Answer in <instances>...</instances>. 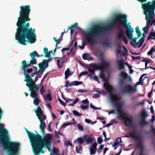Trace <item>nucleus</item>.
I'll return each mask as SVG.
<instances>
[{"label": "nucleus", "mask_w": 155, "mask_h": 155, "mask_svg": "<svg viewBox=\"0 0 155 155\" xmlns=\"http://www.w3.org/2000/svg\"><path fill=\"white\" fill-rule=\"evenodd\" d=\"M19 16L16 25L18 28L15 34V38L20 44L26 45V42L34 43L36 40L35 29L29 28V23L26 22L30 20L29 15L30 12L29 5L21 6L20 7Z\"/></svg>", "instance_id": "1"}, {"label": "nucleus", "mask_w": 155, "mask_h": 155, "mask_svg": "<svg viewBox=\"0 0 155 155\" xmlns=\"http://www.w3.org/2000/svg\"><path fill=\"white\" fill-rule=\"evenodd\" d=\"M146 74H142L140 77L139 81L135 84V88H133L132 86L129 84H126L125 81L128 78L129 81L132 82L133 80L130 76H129L127 73L125 71H122L119 74V84L121 90V92L123 94L129 93L133 92H136L137 91L136 86L139 84H142L144 80L146 77L143 79V77Z\"/></svg>", "instance_id": "2"}, {"label": "nucleus", "mask_w": 155, "mask_h": 155, "mask_svg": "<svg viewBox=\"0 0 155 155\" xmlns=\"http://www.w3.org/2000/svg\"><path fill=\"white\" fill-rule=\"evenodd\" d=\"M106 90L109 93V98L111 102L114 105L118 115L117 118L119 119L124 120L125 117L121 114L122 107L121 104L118 102L119 98L117 96H114L112 92L113 90V87L108 83L105 82L103 85Z\"/></svg>", "instance_id": "3"}, {"label": "nucleus", "mask_w": 155, "mask_h": 155, "mask_svg": "<svg viewBox=\"0 0 155 155\" xmlns=\"http://www.w3.org/2000/svg\"><path fill=\"white\" fill-rule=\"evenodd\" d=\"M41 139L42 140L41 142V147H39L38 145L39 143H38L39 142V140H38V142L35 144V145L34 146L31 145L35 155H40V153H44L45 151L42 150L44 147H46L48 149H50L51 147L52 137L50 134H46L43 136V139L41 136Z\"/></svg>", "instance_id": "4"}, {"label": "nucleus", "mask_w": 155, "mask_h": 155, "mask_svg": "<svg viewBox=\"0 0 155 155\" xmlns=\"http://www.w3.org/2000/svg\"><path fill=\"white\" fill-rule=\"evenodd\" d=\"M144 13L146 15L145 19L147 20V25L151 26L153 23L151 20L154 16V10H155V0L153 4L151 2H148L147 4L144 5Z\"/></svg>", "instance_id": "5"}, {"label": "nucleus", "mask_w": 155, "mask_h": 155, "mask_svg": "<svg viewBox=\"0 0 155 155\" xmlns=\"http://www.w3.org/2000/svg\"><path fill=\"white\" fill-rule=\"evenodd\" d=\"M116 21L120 23V25H122L124 27L126 30V33L128 38L129 39H132L134 32V29L131 27L130 22L127 24V20L126 16L124 15H120V16L117 18Z\"/></svg>", "instance_id": "6"}, {"label": "nucleus", "mask_w": 155, "mask_h": 155, "mask_svg": "<svg viewBox=\"0 0 155 155\" xmlns=\"http://www.w3.org/2000/svg\"><path fill=\"white\" fill-rule=\"evenodd\" d=\"M95 27L94 31H92L89 32L92 36V37L91 38V40L93 39V37H95V40L96 39L103 35L106 31L112 29L111 26L109 25L97 27Z\"/></svg>", "instance_id": "7"}, {"label": "nucleus", "mask_w": 155, "mask_h": 155, "mask_svg": "<svg viewBox=\"0 0 155 155\" xmlns=\"http://www.w3.org/2000/svg\"><path fill=\"white\" fill-rule=\"evenodd\" d=\"M35 112L41 123L39 126L40 129L43 132V134H45L44 130L46 126L45 122V120L46 118V116L43 114V112L40 106H38L37 107V110H35Z\"/></svg>", "instance_id": "8"}, {"label": "nucleus", "mask_w": 155, "mask_h": 155, "mask_svg": "<svg viewBox=\"0 0 155 155\" xmlns=\"http://www.w3.org/2000/svg\"><path fill=\"white\" fill-rule=\"evenodd\" d=\"M25 130L30 139L31 145L33 146L35 145V144L38 142V140H39V142L38 143H39L38 145L39 147H41V142L42 140L41 136L39 134H36L33 132L29 131L26 128Z\"/></svg>", "instance_id": "9"}, {"label": "nucleus", "mask_w": 155, "mask_h": 155, "mask_svg": "<svg viewBox=\"0 0 155 155\" xmlns=\"http://www.w3.org/2000/svg\"><path fill=\"white\" fill-rule=\"evenodd\" d=\"M25 77V79L24 81L27 83L26 85L28 87L29 90L38 91L39 87L37 86L36 84L35 83L38 80V76L36 75L35 77V80L32 79L31 76L27 77V76H26Z\"/></svg>", "instance_id": "10"}, {"label": "nucleus", "mask_w": 155, "mask_h": 155, "mask_svg": "<svg viewBox=\"0 0 155 155\" xmlns=\"http://www.w3.org/2000/svg\"><path fill=\"white\" fill-rule=\"evenodd\" d=\"M95 26H93L91 28V29L88 31H84L79 27L77 28V29L80 31H81L84 35V36L87 40V41L91 44H93V42L95 41V37H93L92 40H91L92 37V35L89 33L90 32L92 31H94Z\"/></svg>", "instance_id": "11"}, {"label": "nucleus", "mask_w": 155, "mask_h": 155, "mask_svg": "<svg viewBox=\"0 0 155 155\" xmlns=\"http://www.w3.org/2000/svg\"><path fill=\"white\" fill-rule=\"evenodd\" d=\"M89 67L93 68H90L88 67H87L86 68L88 69V71L89 73H91L92 74H95V71L96 70H100L102 71L103 69L102 68L99 67L97 64L95 63H91L89 65Z\"/></svg>", "instance_id": "12"}, {"label": "nucleus", "mask_w": 155, "mask_h": 155, "mask_svg": "<svg viewBox=\"0 0 155 155\" xmlns=\"http://www.w3.org/2000/svg\"><path fill=\"white\" fill-rule=\"evenodd\" d=\"M117 38L118 40L122 39L126 44L128 43L127 38L124 36V31L121 28H118L117 29Z\"/></svg>", "instance_id": "13"}, {"label": "nucleus", "mask_w": 155, "mask_h": 155, "mask_svg": "<svg viewBox=\"0 0 155 155\" xmlns=\"http://www.w3.org/2000/svg\"><path fill=\"white\" fill-rule=\"evenodd\" d=\"M31 91L30 95L31 97L33 98H35L33 101L34 104L36 105H38L39 103V99L37 98L38 94L37 92V91L36 90H29Z\"/></svg>", "instance_id": "14"}, {"label": "nucleus", "mask_w": 155, "mask_h": 155, "mask_svg": "<svg viewBox=\"0 0 155 155\" xmlns=\"http://www.w3.org/2000/svg\"><path fill=\"white\" fill-rule=\"evenodd\" d=\"M30 66L29 63H28V64L26 63V61L24 60L22 62V67L21 68L22 70H23V74L25 76H26L28 75V74L27 73L26 71V68Z\"/></svg>", "instance_id": "15"}, {"label": "nucleus", "mask_w": 155, "mask_h": 155, "mask_svg": "<svg viewBox=\"0 0 155 155\" xmlns=\"http://www.w3.org/2000/svg\"><path fill=\"white\" fill-rule=\"evenodd\" d=\"M30 66L29 63H28V64L26 63V61L24 60L22 62V67L21 68L22 70H23V74L25 76H26L28 75V74L27 73L26 71V68Z\"/></svg>", "instance_id": "16"}, {"label": "nucleus", "mask_w": 155, "mask_h": 155, "mask_svg": "<svg viewBox=\"0 0 155 155\" xmlns=\"http://www.w3.org/2000/svg\"><path fill=\"white\" fill-rule=\"evenodd\" d=\"M124 124L127 126H130L133 122V120L131 117L126 118L124 120Z\"/></svg>", "instance_id": "17"}, {"label": "nucleus", "mask_w": 155, "mask_h": 155, "mask_svg": "<svg viewBox=\"0 0 155 155\" xmlns=\"http://www.w3.org/2000/svg\"><path fill=\"white\" fill-rule=\"evenodd\" d=\"M39 68H40L38 71H37L36 73L37 74H42L43 73L44 71L46 68H45V66L42 63H40L39 64Z\"/></svg>", "instance_id": "18"}, {"label": "nucleus", "mask_w": 155, "mask_h": 155, "mask_svg": "<svg viewBox=\"0 0 155 155\" xmlns=\"http://www.w3.org/2000/svg\"><path fill=\"white\" fill-rule=\"evenodd\" d=\"M116 62L119 70H120L125 69L124 64L123 61L118 60Z\"/></svg>", "instance_id": "19"}, {"label": "nucleus", "mask_w": 155, "mask_h": 155, "mask_svg": "<svg viewBox=\"0 0 155 155\" xmlns=\"http://www.w3.org/2000/svg\"><path fill=\"white\" fill-rule=\"evenodd\" d=\"M135 132L134 131L132 134H129V135H125L124 137L131 138L137 140H139L140 139L138 135L136 136L135 135Z\"/></svg>", "instance_id": "20"}, {"label": "nucleus", "mask_w": 155, "mask_h": 155, "mask_svg": "<svg viewBox=\"0 0 155 155\" xmlns=\"http://www.w3.org/2000/svg\"><path fill=\"white\" fill-rule=\"evenodd\" d=\"M144 41V39L143 38H141L139 41L135 44H134L132 42H130V45L134 47L138 45V48H140L142 45Z\"/></svg>", "instance_id": "21"}, {"label": "nucleus", "mask_w": 155, "mask_h": 155, "mask_svg": "<svg viewBox=\"0 0 155 155\" xmlns=\"http://www.w3.org/2000/svg\"><path fill=\"white\" fill-rule=\"evenodd\" d=\"M84 141V138L83 135L82 137H78L76 140H74V142L75 143H77L80 145H81L83 143Z\"/></svg>", "instance_id": "22"}, {"label": "nucleus", "mask_w": 155, "mask_h": 155, "mask_svg": "<svg viewBox=\"0 0 155 155\" xmlns=\"http://www.w3.org/2000/svg\"><path fill=\"white\" fill-rule=\"evenodd\" d=\"M84 141H86L87 143H89L92 141V138L89 135L87 134L84 135Z\"/></svg>", "instance_id": "23"}, {"label": "nucleus", "mask_w": 155, "mask_h": 155, "mask_svg": "<svg viewBox=\"0 0 155 155\" xmlns=\"http://www.w3.org/2000/svg\"><path fill=\"white\" fill-rule=\"evenodd\" d=\"M101 65L102 67L103 68H108L110 65V63L109 62L105 61L103 59H101L100 60Z\"/></svg>", "instance_id": "24"}, {"label": "nucleus", "mask_w": 155, "mask_h": 155, "mask_svg": "<svg viewBox=\"0 0 155 155\" xmlns=\"http://www.w3.org/2000/svg\"><path fill=\"white\" fill-rule=\"evenodd\" d=\"M48 58V59H44L43 62H42L45 66V68H47L48 67V62L51 61L53 59L51 57H49Z\"/></svg>", "instance_id": "25"}, {"label": "nucleus", "mask_w": 155, "mask_h": 155, "mask_svg": "<svg viewBox=\"0 0 155 155\" xmlns=\"http://www.w3.org/2000/svg\"><path fill=\"white\" fill-rule=\"evenodd\" d=\"M120 16V15H117L114 20L111 22V23L109 25L110 26H111V28L113 29L115 25L116 24L120 25V23L117 21L116 19L117 18Z\"/></svg>", "instance_id": "26"}, {"label": "nucleus", "mask_w": 155, "mask_h": 155, "mask_svg": "<svg viewBox=\"0 0 155 155\" xmlns=\"http://www.w3.org/2000/svg\"><path fill=\"white\" fill-rule=\"evenodd\" d=\"M72 74L73 73H72L70 71L69 68H68L64 73L65 79H67L69 77L72 75Z\"/></svg>", "instance_id": "27"}, {"label": "nucleus", "mask_w": 155, "mask_h": 155, "mask_svg": "<svg viewBox=\"0 0 155 155\" xmlns=\"http://www.w3.org/2000/svg\"><path fill=\"white\" fill-rule=\"evenodd\" d=\"M54 59H57L56 60V61L57 62V64L58 68L59 69H60L62 67L60 63L61 60V58L59 57H54Z\"/></svg>", "instance_id": "28"}, {"label": "nucleus", "mask_w": 155, "mask_h": 155, "mask_svg": "<svg viewBox=\"0 0 155 155\" xmlns=\"http://www.w3.org/2000/svg\"><path fill=\"white\" fill-rule=\"evenodd\" d=\"M140 116L141 118H146L148 116V113L146 109H144L140 114Z\"/></svg>", "instance_id": "29"}, {"label": "nucleus", "mask_w": 155, "mask_h": 155, "mask_svg": "<svg viewBox=\"0 0 155 155\" xmlns=\"http://www.w3.org/2000/svg\"><path fill=\"white\" fill-rule=\"evenodd\" d=\"M150 39L155 40V32H151L149 34L147 40Z\"/></svg>", "instance_id": "30"}, {"label": "nucleus", "mask_w": 155, "mask_h": 155, "mask_svg": "<svg viewBox=\"0 0 155 155\" xmlns=\"http://www.w3.org/2000/svg\"><path fill=\"white\" fill-rule=\"evenodd\" d=\"M122 142V141L120 138H118L115 141L114 144H113L112 147H115L117 146L120 144V143H121Z\"/></svg>", "instance_id": "31"}, {"label": "nucleus", "mask_w": 155, "mask_h": 155, "mask_svg": "<svg viewBox=\"0 0 155 155\" xmlns=\"http://www.w3.org/2000/svg\"><path fill=\"white\" fill-rule=\"evenodd\" d=\"M30 55L31 58H35V56L38 57H40V55L38 54L37 52L36 51H34L32 52L30 54Z\"/></svg>", "instance_id": "32"}, {"label": "nucleus", "mask_w": 155, "mask_h": 155, "mask_svg": "<svg viewBox=\"0 0 155 155\" xmlns=\"http://www.w3.org/2000/svg\"><path fill=\"white\" fill-rule=\"evenodd\" d=\"M135 30L137 35V36L138 37V38L140 37L141 36L142 34L138 26H137V27L136 28Z\"/></svg>", "instance_id": "33"}, {"label": "nucleus", "mask_w": 155, "mask_h": 155, "mask_svg": "<svg viewBox=\"0 0 155 155\" xmlns=\"http://www.w3.org/2000/svg\"><path fill=\"white\" fill-rule=\"evenodd\" d=\"M74 86V81L71 82V83H69L68 81H66L64 87H71V86Z\"/></svg>", "instance_id": "34"}, {"label": "nucleus", "mask_w": 155, "mask_h": 155, "mask_svg": "<svg viewBox=\"0 0 155 155\" xmlns=\"http://www.w3.org/2000/svg\"><path fill=\"white\" fill-rule=\"evenodd\" d=\"M31 60L29 62H28V63H29L30 66L33 64H35L37 63V60L35 58H31Z\"/></svg>", "instance_id": "35"}, {"label": "nucleus", "mask_w": 155, "mask_h": 155, "mask_svg": "<svg viewBox=\"0 0 155 155\" xmlns=\"http://www.w3.org/2000/svg\"><path fill=\"white\" fill-rule=\"evenodd\" d=\"M76 152L78 153H81L82 151V147L80 145L78 147H78L76 146Z\"/></svg>", "instance_id": "36"}, {"label": "nucleus", "mask_w": 155, "mask_h": 155, "mask_svg": "<svg viewBox=\"0 0 155 155\" xmlns=\"http://www.w3.org/2000/svg\"><path fill=\"white\" fill-rule=\"evenodd\" d=\"M97 93L94 94H93V98H99L100 96V94L101 92L99 91H97Z\"/></svg>", "instance_id": "37"}, {"label": "nucleus", "mask_w": 155, "mask_h": 155, "mask_svg": "<svg viewBox=\"0 0 155 155\" xmlns=\"http://www.w3.org/2000/svg\"><path fill=\"white\" fill-rule=\"evenodd\" d=\"M80 107L83 110H86L89 108V105L87 104L84 105L83 104H81L80 106Z\"/></svg>", "instance_id": "38"}, {"label": "nucleus", "mask_w": 155, "mask_h": 155, "mask_svg": "<svg viewBox=\"0 0 155 155\" xmlns=\"http://www.w3.org/2000/svg\"><path fill=\"white\" fill-rule=\"evenodd\" d=\"M75 52V51L71 48L70 51L69 52L67 53L66 55L67 56H69L70 55L72 56L74 55Z\"/></svg>", "instance_id": "39"}, {"label": "nucleus", "mask_w": 155, "mask_h": 155, "mask_svg": "<svg viewBox=\"0 0 155 155\" xmlns=\"http://www.w3.org/2000/svg\"><path fill=\"white\" fill-rule=\"evenodd\" d=\"M71 124H74V122H71V123H64L61 127V128H64L67 126Z\"/></svg>", "instance_id": "40"}, {"label": "nucleus", "mask_w": 155, "mask_h": 155, "mask_svg": "<svg viewBox=\"0 0 155 155\" xmlns=\"http://www.w3.org/2000/svg\"><path fill=\"white\" fill-rule=\"evenodd\" d=\"M74 115L77 117L81 116V114H80L76 110H73L72 111Z\"/></svg>", "instance_id": "41"}, {"label": "nucleus", "mask_w": 155, "mask_h": 155, "mask_svg": "<svg viewBox=\"0 0 155 155\" xmlns=\"http://www.w3.org/2000/svg\"><path fill=\"white\" fill-rule=\"evenodd\" d=\"M41 86V88L40 90V92L41 95L43 94L45 91L44 89V86L42 84V85H40Z\"/></svg>", "instance_id": "42"}, {"label": "nucleus", "mask_w": 155, "mask_h": 155, "mask_svg": "<svg viewBox=\"0 0 155 155\" xmlns=\"http://www.w3.org/2000/svg\"><path fill=\"white\" fill-rule=\"evenodd\" d=\"M102 44L104 46H108L110 45L109 42L107 41H104L102 42Z\"/></svg>", "instance_id": "43"}, {"label": "nucleus", "mask_w": 155, "mask_h": 155, "mask_svg": "<svg viewBox=\"0 0 155 155\" xmlns=\"http://www.w3.org/2000/svg\"><path fill=\"white\" fill-rule=\"evenodd\" d=\"M90 154L93 155L97 151V150L94 149L92 148H91L90 150Z\"/></svg>", "instance_id": "44"}, {"label": "nucleus", "mask_w": 155, "mask_h": 155, "mask_svg": "<svg viewBox=\"0 0 155 155\" xmlns=\"http://www.w3.org/2000/svg\"><path fill=\"white\" fill-rule=\"evenodd\" d=\"M149 27V26L146 25V26L144 28V32L145 34H147L148 33Z\"/></svg>", "instance_id": "45"}, {"label": "nucleus", "mask_w": 155, "mask_h": 155, "mask_svg": "<svg viewBox=\"0 0 155 155\" xmlns=\"http://www.w3.org/2000/svg\"><path fill=\"white\" fill-rule=\"evenodd\" d=\"M77 127L78 130L81 131H83L84 130V129L83 126L80 124H78L77 125Z\"/></svg>", "instance_id": "46"}, {"label": "nucleus", "mask_w": 155, "mask_h": 155, "mask_svg": "<svg viewBox=\"0 0 155 155\" xmlns=\"http://www.w3.org/2000/svg\"><path fill=\"white\" fill-rule=\"evenodd\" d=\"M82 83V82L81 81H74V85L75 86H78L79 85L81 84Z\"/></svg>", "instance_id": "47"}, {"label": "nucleus", "mask_w": 155, "mask_h": 155, "mask_svg": "<svg viewBox=\"0 0 155 155\" xmlns=\"http://www.w3.org/2000/svg\"><path fill=\"white\" fill-rule=\"evenodd\" d=\"M132 59L133 61H137L140 60L141 59L140 56H137L136 57H135L134 56L132 57Z\"/></svg>", "instance_id": "48"}, {"label": "nucleus", "mask_w": 155, "mask_h": 155, "mask_svg": "<svg viewBox=\"0 0 155 155\" xmlns=\"http://www.w3.org/2000/svg\"><path fill=\"white\" fill-rule=\"evenodd\" d=\"M77 43L76 41H75L74 44L73 45L72 47L71 48V49L74 50L75 51H76V48L77 47Z\"/></svg>", "instance_id": "49"}, {"label": "nucleus", "mask_w": 155, "mask_h": 155, "mask_svg": "<svg viewBox=\"0 0 155 155\" xmlns=\"http://www.w3.org/2000/svg\"><path fill=\"white\" fill-rule=\"evenodd\" d=\"M87 91V90L86 89H79L78 90V92L80 93H85Z\"/></svg>", "instance_id": "50"}, {"label": "nucleus", "mask_w": 155, "mask_h": 155, "mask_svg": "<svg viewBox=\"0 0 155 155\" xmlns=\"http://www.w3.org/2000/svg\"><path fill=\"white\" fill-rule=\"evenodd\" d=\"M97 144L96 142H95L93 143L92 145L91 146V148H93L94 149H95L97 150Z\"/></svg>", "instance_id": "51"}, {"label": "nucleus", "mask_w": 155, "mask_h": 155, "mask_svg": "<svg viewBox=\"0 0 155 155\" xmlns=\"http://www.w3.org/2000/svg\"><path fill=\"white\" fill-rule=\"evenodd\" d=\"M58 101L60 102V103L64 107H65L66 106V104H65L64 102L62 101L60 98L59 97L58 98Z\"/></svg>", "instance_id": "52"}, {"label": "nucleus", "mask_w": 155, "mask_h": 155, "mask_svg": "<svg viewBox=\"0 0 155 155\" xmlns=\"http://www.w3.org/2000/svg\"><path fill=\"white\" fill-rule=\"evenodd\" d=\"M102 141L103 139L101 137H99L98 138L97 142L99 144H101L102 142Z\"/></svg>", "instance_id": "53"}, {"label": "nucleus", "mask_w": 155, "mask_h": 155, "mask_svg": "<svg viewBox=\"0 0 155 155\" xmlns=\"http://www.w3.org/2000/svg\"><path fill=\"white\" fill-rule=\"evenodd\" d=\"M52 52V51H48L47 52V53H45V56L46 58H49L50 56V54Z\"/></svg>", "instance_id": "54"}, {"label": "nucleus", "mask_w": 155, "mask_h": 155, "mask_svg": "<svg viewBox=\"0 0 155 155\" xmlns=\"http://www.w3.org/2000/svg\"><path fill=\"white\" fill-rule=\"evenodd\" d=\"M82 103L84 104H86L87 105H89V101H88V100L87 98L85 100H82Z\"/></svg>", "instance_id": "55"}, {"label": "nucleus", "mask_w": 155, "mask_h": 155, "mask_svg": "<svg viewBox=\"0 0 155 155\" xmlns=\"http://www.w3.org/2000/svg\"><path fill=\"white\" fill-rule=\"evenodd\" d=\"M99 77L102 79L104 81H106V79L104 78V75L102 73H101L100 74Z\"/></svg>", "instance_id": "56"}, {"label": "nucleus", "mask_w": 155, "mask_h": 155, "mask_svg": "<svg viewBox=\"0 0 155 155\" xmlns=\"http://www.w3.org/2000/svg\"><path fill=\"white\" fill-rule=\"evenodd\" d=\"M46 97L49 101H51V95L49 94H48L47 95Z\"/></svg>", "instance_id": "57"}, {"label": "nucleus", "mask_w": 155, "mask_h": 155, "mask_svg": "<svg viewBox=\"0 0 155 155\" xmlns=\"http://www.w3.org/2000/svg\"><path fill=\"white\" fill-rule=\"evenodd\" d=\"M50 155H58L57 152L54 150H53L50 153Z\"/></svg>", "instance_id": "58"}, {"label": "nucleus", "mask_w": 155, "mask_h": 155, "mask_svg": "<svg viewBox=\"0 0 155 155\" xmlns=\"http://www.w3.org/2000/svg\"><path fill=\"white\" fill-rule=\"evenodd\" d=\"M65 144L66 146H70L72 147V143H71L70 141H67L65 142Z\"/></svg>", "instance_id": "59"}, {"label": "nucleus", "mask_w": 155, "mask_h": 155, "mask_svg": "<svg viewBox=\"0 0 155 155\" xmlns=\"http://www.w3.org/2000/svg\"><path fill=\"white\" fill-rule=\"evenodd\" d=\"M87 54H86L84 53L82 54V58L83 59L86 60L87 59Z\"/></svg>", "instance_id": "60"}, {"label": "nucleus", "mask_w": 155, "mask_h": 155, "mask_svg": "<svg viewBox=\"0 0 155 155\" xmlns=\"http://www.w3.org/2000/svg\"><path fill=\"white\" fill-rule=\"evenodd\" d=\"M48 74V73H47V74H45V76H44V77L41 80V82L40 84V85H42V82L44 81V79L46 77V76H47V75Z\"/></svg>", "instance_id": "61"}, {"label": "nucleus", "mask_w": 155, "mask_h": 155, "mask_svg": "<svg viewBox=\"0 0 155 155\" xmlns=\"http://www.w3.org/2000/svg\"><path fill=\"white\" fill-rule=\"evenodd\" d=\"M155 120V116L153 115L152 117V119L150 120V121L151 122L153 123Z\"/></svg>", "instance_id": "62"}, {"label": "nucleus", "mask_w": 155, "mask_h": 155, "mask_svg": "<svg viewBox=\"0 0 155 155\" xmlns=\"http://www.w3.org/2000/svg\"><path fill=\"white\" fill-rule=\"evenodd\" d=\"M140 125L141 127H143L144 125H145L144 122H143L142 120L139 122Z\"/></svg>", "instance_id": "63"}, {"label": "nucleus", "mask_w": 155, "mask_h": 155, "mask_svg": "<svg viewBox=\"0 0 155 155\" xmlns=\"http://www.w3.org/2000/svg\"><path fill=\"white\" fill-rule=\"evenodd\" d=\"M153 91V89H152L148 93V97L149 98H150L151 97Z\"/></svg>", "instance_id": "64"}]
</instances>
